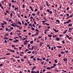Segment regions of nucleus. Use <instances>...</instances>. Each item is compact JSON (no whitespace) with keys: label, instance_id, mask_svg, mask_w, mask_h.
Instances as JSON below:
<instances>
[{"label":"nucleus","instance_id":"obj_51","mask_svg":"<svg viewBox=\"0 0 73 73\" xmlns=\"http://www.w3.org/2000/svg\"><path fill=\"white\" fill-rule=\"evenodd\" d=\"M40 73V72L39 71L37 70L36 72V73Z\"/></svg>","mask_w":73,"mask_h":73},{"label":"nucleus","instance_id":"obj_32","mask_svg":"<svg viewBox=\"0 0 73 73\" xmlns=\"http://www.w3.org/2000/svg\"><path fill=\"white\" fill-rule=\"evenodd\" d=\"M49 31V29H47L46 30H45L44 31L45 32H47V31Z\"/></svg>","mask_w":73,"mask_h":73},{"label":"nucleus","instance_id":"obj_41","mask_svg":"<svg viewBox=\"0 0 73 73\" xmlns=\"http://www.w3.org/2000/svg\"><path fill=\"white\" fill-rule=\"evenodd\" d=\"M3 29H3V28H0V31H2V30H3Z\"/></svg>","mask_w":73,"mask_h":73},{"label":"nucleus","instance_id":"obj_58","mask_svg":"<svg viewBox=\"0 0 73 73\" xmlns=\"http://www.w3.org/2000/svg\"><path fill=\"white\" fill-rule=\"evenodd\" d=\"M36 11H37V9H35V12H36Z\"/></svg>","mask_w":73,"mask_h":73},{"label":"nucleus","instance_id":"obj_3","mask_svg":"<svg viewBox=\"0 0 73 73\" xmlns=\"http://www.w3.org/2000/svg\"><path fill=\"white\" fill-rule=\"evenodd\" d=\"M63 60L64 61H65V62H66V61H68V59H67V58H64L63 59Z\"/></svg>","mask_w":73,"mask_h":73},{"label":"nucleus","instance_id":"obj_6","mask_svg":"<svg viewBox=\"0 0 73 73\" xmlns=\"http://www.w3.org/2000/svg\"><path fill=\"white\" fill-rule=\"evenodd\" d=\"M68 27H72V24H69L68 25Z\"/></svg>","mask_w":73,"mask_h":73},{"label":"nucleus","instance_id":"obj_64","mask_svg":"<svg viewBox=\"0 0 73 73\" xmlns=\"http://www.w3.org/2000/svg\"><path fill=\"white\" fill-rule=\"evenodd\" d=\"M11 46H12V47H15V45H12Z\"/></svg>","mask_w":73,"mask_h":73},{"label":"nucleus","instance_id":"obj_13","mask_svg":"<svg viewBox=\"0 0 73 73\" xmlns=\"http://www.w3.org/2000/svg\"><path fill=\"white\" fill-rule=\"evenodd\" d=\"M35 48V46H33L32 47L31 50H33L34 48Z\"/></svg>","mask_w":73,"mask_h":73},{"label":"nucleus","instance_id":"obj_50","mask_svg":"<svg viewBox=\"0 0 73 73\" xmlns=\"http://www.w3.org/2000/svg\"><path fill=\"white\" fill-rule=\"evenodd\" d=\"M65 52L66 53H68V50L66 51H65Z\"/></svg>","mask_w":73,"mask_h":73},{"label":"nucleus","instance_id":"obj_39","mask_svg":"<svg viewBox=\"0 0 73 73\" xmlns=\"http://www.w3.org/2000/svg\"><path fill=\"white\" fill-rule=\"evenodd\" d=\"M9 7H11V3H9Z\"/></svg>","mask_w":73,"mask_h":73},{"label":"nucleus","instance_id":"obj_36","mask_svg":"<svg viewBox=\"0 0 73 73\" xmlns=\"http://www.w3.org/2000/svg\"><path fill=\"white\" fill-rule=\"evenodd\" d=\"M21 62H24V59H22L21 60Z\"/></svg>","mask_w":73,"mask_h":73},{"label":"nucleus","instance_id":"obj_19","mask_svg":"<svg viewBox=\"0 0 73 73\" xmlns=\"http://www.w3.org/2000/svg\"><path fill=\"white\" fill-rule=\"evenodd\" d=\"M57 48H62V46H57Z\"/></svg>","mask_w":73,"mask_h":73},{"label":"nucleus","instance_id":"obj_59","mask_svg":"<svg viewBox=\"0 0 73 73\" xmlns=\"http://www.w3.org/2000/svg\"><path fill=\"white\" fill-rule=\"evenodd\" d=\"M32 31H34V30H35V29H34L32 27Z\"/></svg>","mask_w":73,"mask_h":73},{"label":"nucleus","instance_id":"obj_56","mask_svg":"<svg viewBox=\"0 0 73 73\" xmlns=\"http://www.w3.org/2000/svg\"><path fill=\"white\" fill-rule=\"evenodd\" d=\"M37 60H38V61H40V59L38 58H37Z\"/></svg>","mask_w":73,"mask_h":73},{"label":"nucleus","instance_id":"obj_17","mask_svg":"<svg viewBox=\"0 0 73 73\" xmlns=\"http://www.w3.org/2000/svg\"><path fill=\"white\" fill-rule=\"evenodd\" d=\"M18 23L19 24V25H21V23L20 21H19L18 22Z\"/></svg>","mask_w":73,"mask_h":73},{"label":"nucleus","instance_id":"obj_10","mask_svg":"<svg viewBox=\"0 0 73 73\" xmlns=\"http://www.w3.org/2000/svg\"><path fill=\"white\" fill-rule=\"evenodd\" d=\"M46 69L47 70H50L51 68L50 67H47Z\"/></svg>","mask_w":73,"mask_h":73},{"label":"nucleus","instance_id":"obj_55","mask_svg":"<svg viewBox=\"0 0 73 73\" xmlns=\"http://www.w3.org/2000/svg\"><path fill=\"white\" fill-rule=\"evenodd\" d=\"M32 15L33 16H35V15H36V14H35L34 13H32Z\"/></svg>","mask_w":73,"mask_h":73},{"label":"nucleus","instance_id":"obj_53","mask_svg":"<svg viewBox=\"0 0 73 73\" xmlns=\"http://www.w3.org/2000/svg\"><path fill=\"white\" fill-rule=\"evenodd\" d=\"M62 42L63 44H65V41H64V40L62 41Z\"/></svg>","mask_w":73,"mask_h":73},{"label":"nucleus","instance_id":"obj_26","mask_svg":"<svg viewBox=\"0 0 73 73\" xmlns=\"http://www.w3.org/2000/svg\"><path fill=\"white\" fill-rule=\"evenodd\" d=\"M33 43V41H31L30 42V43L31 44H32V43Z\"/></svg>","mask_w":73,"mask_h":73},{"label":"nucleus","instance_id":"obj_15","mask_svg":"<svg viewBox=\"0 0 73 73\" xmlns=\"http://www.w3.org/2000/svg\"><path fill=\"white\" fill-rule=\"evenodd\" d=\"M3 22L4 23V24H7V23L5 21H3Z\"/></svg>","mask_w":73,"mask_h":73},{"label":"nucleus","instance_id":"obj_48","mask_svg":"<svg viewBox=\"0 0 73 73\" xmlns=\"http://www.w3.org/2000/svg\"><path fill=\"white\" fill-rule=\"evenodd\" d=\"M11 21H12V20L11 19H9L8 21H9V22H11Z\"/></svg>","mask_w":73,"mask_h":73},{"label":"nucleus","instance_id":"obj_12","mask_svg":"<svg viewBox=\"0 0 73 73\" xmlns=\"http://www.w3.org/2000/svg\"><path fill=\"white\" fill-rule=\"evenodd\" d=\"M19 9V7H17V8L15 7L14 9V10L15 11H16V10H17V9Z\"/></svg>","mask_w":73,"mask_h":73},{"label":"nucleus","instance_id":"obj_18","mask_svg":"<svg viewBox=\"0 0 73 73\" xmlns=\"http://www.w3.org/2000/svg\"><path fill=\"white\" fill-rule=\"evenodd\" d=\"M54 61L55 63H57V60L55 59Z\"/></svg>","mask_w":73,"mask_h":73},{"label":"nucleus","instance_id":"obj_22","mask_svg":"<svg viewBox=\"0 0 73 73\" xmlns=\"http://www.w3.org/2000/svg\"><path fill=\"white\" fill-rule=\"evenodd\" d=\"M28 44V43H27V42H24V45H26V44Z\"/></svg>","mask_w":73,"mask_h":73},{"label":"nucleus","instance_id":"obj_60","mask_svg":"<svg viewBox=\"0 0 73 73\" xmlns=\"http://www.w3.org/2000/svg\"><path fill=\"white\" fill-rule=\"evenodd\" d=\"M24 71L25 72H27V70H24Z\"/></svg>","mask_w":73,"mask_h":73},{"label":"nucleus","instance_id":"obj_28","mask_svg":"<svg viewBox=\"0 0 73 73\" xmlns=\"http://www.w3.org/2000/svg\"><path fill=\"white\" fill-rule=\"evenodd\" d=\"M61 54H58V56L59 57H61Z\"/></svg>","mask_w":73,"mask_h":73},{"label":"nucleus","instance_id":"obj_7","mask_svg":"<svg viewBox=\"0 0 73 73\" xmlns=\"http://www.w3.org/2000/svg\"><path fill=\"white\" fill-rule=\"evenodd\" d=\"M4 40H8V38L7 37H5L3 38Z\"/></svg>","mask_w":73,"mask_h":73},{"label":"nucleus","instance_id":"obj_54","mask_svg":"<svg viewBox=\"0 0 73 73\" xmlns=\"http://www.w3.org/2000/svg\"><path fill=\"white\" fill-rule=\"evenodd\" d=\"M25 25L27 26V25H28V24L27 23H25Z\"/></svg>","mask_w":73,"mask_h":73},{"label":"nucleus","instance_id":"obj_52","mask_svg":"<svg viewBox=\"0 0 73 73\" xmlns=\"http://www.w3.org/2000/svg\"><path fill=\"white\" fill-rule=\"evenodd\" d=\"M43 23H45L46 22V21H41Z\"/></svg>","mask_w":73,"mask_h":73},{"label":"nucleus","instance_id":"obj_16","mask_svg":"<svg viewBox=\"0 0 73 73\" xmlns=\"http://www.w3.org/2000/svg\"><path fill=\"white\" fill-rule=\"evenodd\" d=\"M67 32V30H66L63 33V34H65Z\"/></svg>","mask_w":73,"mask_h":73},{"label":"nucleus","instance_id":"obj_14","mask_svg":"<svg viewBox=\"0 0 73 73\" xmlns=\"http://www.w3.org/2000/svg\"><path fill=\"white\" fill-rule=\"evenodd\" d=\"M48 37H51L52 36V35H48Z\"/></svg>","mask_w":73,"mask_h":73},{"label":"nucleus","instance_id":"obj_5","mask_svg":"<svg viewBox=\"0 0 73 73\" xmlns=\"http://www.w3.org/2000/svg\"><path fill=\"white\" fill-rule=\"evenodd\" d=\"M36 68L35 67V66H34L32 68V71H33V70H34V69H36Z\"/></svg>","mask_w":73,"mask_h":73},{"label":"nucleus","instance_id":"obj_25","mask_svg":"<svg viewBox=\"0 0 73 73\" xmlns=\"http://www.w3.org/2000/svg\"><path fill=\"white\" fill-rule=\"evenodd\" d=\"M53 37H54V38H55V37H57V35H56L55 36L53 35L52 36Z\"/></svg>","mask_w":73,"mask_h":73},{"label":"nucleus","instance_id":"obj_57","mask_svg":"<svg viewBox=\"0 0 73 73\" xmlns=\"http://www.w3.org/2000/svg\"><path fill=\"white\" fill-rule=\"evenodd\" d=\"M31 51H29L28 52H27V53H31Z\"/></svg>","mask_w":73,"mask_h":73},{"label":"nucleus","instance_id":"obj_47","mask_svg":"<svg viewBox=\"0 0 73 73\" xmlns=\"http://www.w3.org/2000/svg\"><path fill=\"white\" fill-rule=\"evenodd\" d=\"M46 62H48V61H49V59H47L46 60Z\"/></svg>","mask_w":73,"mask_h":73},{"label":"nucleus","instance_id":"obj_45","mask_svg":"<svg viewBox=\"0 0 73 73\" xmlns=\"http://www.w3.org/2000/svg\"><path fill=\"white\" fill-rule=\"evenodd\" d=\"M4 1H2L1 2V4H4Z\"/></svg>","mask_w":73,"mask_h":73},{"label":"nucleus","instance_id":"obj_40","mask_svg":"<svg viewBox=\"0 0 73 73\" xmlns=\"http://www.w3.org/2000/svg\"><path fill=\"white\" fill-rule=\"evenodd\" d=\"M12 15H13V14H12V13H11L10 14V15L11 17H12Z\"/></svg>","mask_w":73,"mask_h":73},{"label":"nucleus","instance_id":"obj_8","mask_svg":"<svg viewBox=\"0 0 73 73\" xmlns=\"http://www.w3.org/2000/svg\"><path fill=\"white\" fill-rule=\"evenodd\" d=\"M31 73H36V72L35 71H31Z\"/></svg>","mask_w":73,"mask_h":73},{"label":"nucleus","instance_id":"obj_11","mask_svg":"<svg viewBox=\"0 0 73 73\" xmlns=\"http://www.w3.org/2000/svg\"><path fill=\"white\" fill-rule=\"evenodd\" d=\"M33 27H35V25H34V24H33L31 26V28L33 27Z\"/></svg>","mask_w":73,"mask_h":73},{"label":"nucleus","instance_id":"obj_49","mask_svg":"<svg viewBox=\"0 0 73 73\" xmlns=\"http://www.w3.org/2000/svg\"><path fill=\"white\" fill-rule=\"evenodd\" d=\"M11 31H12V30H11V29H9V30H8V32H11Z\"/></svg>","mask_w":73,"mask_h":73},{"label":"nucleus","instance_id":"obj_43","mask_svg":"<svg viewBox=\"0 0 73 73\" xmlns=\"http://www.w3.org/2000/svg\"><path fill=\"white\" fill-rule=\"evenodd\" d=\"M45 40H47V37L46 36L45 37Z\"/></svg>","mask_w":73,"mask_h":73},{"label":"nucleus","instance_id":"obj_34","mask_svg":"<svg viewBox=\"0 0 73 73\" xmlns=\"http://www.w3.org/2000/svg\"><path fill=\"white\" fill-rule=\"evenodd\" d=\"M44 62V61H43L42 62H41V65H43Z\"/></svg>","mask_w":73,"mask_h":73},{"label":"nucleus","instance_id":"obj_21","mask_svg":"<svg viewBox=\"0 0 73 73\" xmlns=\"http://www.w3.org/2000/svg\"><path fill=\"white\" fill-rule=\"evenodd\" d=\"M11 26H12L13 27H16V25H14V24H11Z\"/></svg>","mask_w":73,"mask_h":73},{"label":"nucleus","instance_id":"obj_4","mask_svg":"<svg viewBox=\"0 0 73 73\" xmlns=\"http://www.w3.org/2000/svg\"><path fill=\"white\" fill-rule=\"evenodd\" d=\"M55 40H57V41H59L60 39L58 37H56L55 38Z\"/></svg>","mask_w":73,"mask_h":73},{"label":"nucleus","instance_id":"obj_44","mask_svg":"<svg viewBox=\"0 0 73 73\" xmlns=\"http://www.w3.org/2000/svg\"><path fill=\"white\" fill-rule=\"evenodd\" d=\"M35 31H36V32H39V31H38V30L37 29H36L35 30Z\"/></svg>","mask_w":73,"mask_h":73},{"label":"nucleus","instance_id":"obj_37","mask_svg":"<svg viewBox=\"0 0 73 73\" xmlns=\"http://www.w3.org/2000/svg\"><path fill=\"white\" fill-rule=\"evenodd\" d=\"M39 13H40V12L39 11H38L36 13V14H37L38 15H39Z\"/></svg>","mask_w":73,"mask_h":73},{"label":"nucleus","instance_id":"obj_2","mask_svg":"<svg viewBox=\"0 0 73 73\" xmlns=\"http://www.w3.org/2000/svg\"><path fill=\"white\" fill-rule=\"evenodd\" d=\"M53 30L55 32H56V33H57L58 32V30H56V29H55L54 28H53Z\"/></svg>","mask_w":73,"mask_h":73},{"label":"nucleus","instance_id":"obj_29","mask_svg":"<svg viewBox=\"0 0 73 73\" xmlns=\"http://www.w3.org/2000/svg\"><path fill=\"white\" fill-rule=\"evenodd\" d=\"M15 27H17L18 28H19L20 27V26H17V25H16Z\"/></svg>","mask_w":73,"mask_h":73},{"label":"nucleus","instance_id":"obj_33","mask_svg":"<svg viewBox=\"0 0 73 73\" xmlns=\"http://www.w3.org/2000/svg\"><path fill=\"white\" fill-rule=\"evenodd\" d=\"M6 20L7 21H8V20H9V18H6Z\"/></svg>","mask_w":73,"mask_h":73},{"label":"nucleus","instance_id":"obj_62","mask_svg":"<svg viewBox=\"0 0 73 73\" xmlns=\"http://www.w3.org/2000/svg\"><path fill=\"white\" fill-rule=\"evenodd\" d=\"M20 53H21V54H23V53H24V52H20Z\"/></svg>","mask_w":73,"mask_h":73},{"label":"nucleus","instance_id":"obj_20","mask_svg":"<svg viewBox=\"0 0 73 73\" xmlns=\"http://www.w3.org/2000/svg\"><path fill=\"white\" fill-rule=\"evenodd\" d=\"M40 46H42L43 45V43L42 42H41L40 43Z\"/></svg>","mask_w":73,"mask_h":73},{"label":"nucleus","instance_id":"obj_38","mask_svg":"<svg viewBox=\"0 0 73 73\" xmlns=\"http://www.w3.org/2000/svg\"><path fill=\"white\" fill-rule=\"evenodd\" d=\"M54 68V66H51L50 67L51 69H52V68Z\"/></svg>","mask_w":73,"mask_h":73},{"label":"nucleus","instance_id":"obj_24","mask_svg":"<svg viewBox=\"0 0 73 73\" xmlns=\"http://www.w3.org/2000/svg\"><path fill=\"white\" fill-rule=\"evenodd\" d=\"M5 29H6V31H9V30L7 27L5 28Z\"/></svg>","mask_w":73,"mask_h":73},{"label":"nucleus","instance_id":"obj_63","mask_svg":"<svg viewBox=\"0 0 73 73\" xmlns=\"http://www.w3.org/2000/svg\"><path fill=\"white\" fill-rule=\"evenodd\" d=\"M10 53H7L6 54V55H9Z\"/></svg>","mask_w":73,"mask_h":73},{"label":"nucleus","instance_id":"obj_42","mask_svg":"<svg viewBox=\"0 0 73 73\" xmlns=\"http://www.w3.org/2000/svg\"><path fill=\"white\" fill-rule=\"evenodd\" d=\"M68 40H70V39H72V37H70L68 38Z\"/></svg>","mask_w":73,"mask_h":73},{"label":"nucleus","instance_id":"obj_9","mask_svg":"<svg viewBox=\"0 0 73 73\" xmlns=\"http://www.w3.org/2000/svg\"><path fill=\"white\" fill-rule=\"evenodd\" d=\"M56 22H58V24H60V21L58 20H56Z\"/></svg>","mask_w":73,"mask_h":73},{"label":"nucleus","instance_id":"obj_35","mask_svg":"<svg viewBox=\"0 0 73 73\" xmlns=\"http://www.w3.org/2000/svg\"><path fill=\"white\" fill-rule=\"evenodd\" d=\"M62 72H64L65 73H66V71H65L64 70H62Z\"/></svg>","mask_w":73,"mask_h":73},{"label":"nucleus","instance_id":"obj_31","mask_svg":"<svg viewBox=\"0 0 73 73\" xmlns=\"http://www.w3.org/2000/svg\"><path fill=\"white\" fill-rule=\"evenodd\" d=\"M66 36L67 38H69V36L68 35H66Z\"/></svg>","mask_w":73,"mask_h":73},{"label":"nucleus","instance_id":"obj_46","mask_svg":"<svg viewBox=\"0 0 73 73\" xmlns=\"http://www.w3.org/2000/svg\"><path fill=\"white\" fill-rule=\"evenodd\" d=\"M10 29H13V27H11L10 28Z\"/></svg>","mask_w":73,"mask_h":73},{"label":"nucleus","instance_id":"obj_1","mask_svg":"<svg viewBox=\"0 0 73 73\" xmlns=\"http://www.w3.org/2000/svg\"><path fill=\"white\" fill-rule=\"evenodd\" d=\"M47 12H48V13H49L50 14H52V12L49 10L48 9L47 10Z\"/></svg>","mask_w":73,"mask_h":73},{"label":"nucleus","instance_id":"obj_27","mask_svg":"<svg viewBox=\"0 0 73 73\" xmlns=\"http://www.w3.org/2000/svg\"><path fill=\"white\" fill-rule=\"evenodd\" d=\"M9 35V34L6 33L5 34V36H8Z\"/></svg>","mask_w":73,"mask_h":73},{"label":"nucleus","instance_id":"obj_23","mask_svg":"<svg viewBox=\"0 0 73 73\" xmlns=\"http://www.w3.org/2000/svg\"><path fill=\"white\" fill-rule=\"evenodd\" d=\"M73 29V28L72 27L71 28H69V30L71 31H72V29Z\"/></svg>","mask_w":73,"mask_h":73},{"label":"nucleus","instance_id":"obj_30","mask_svg":"<svg viewBox=\"0 0 73 73\" xmlns=\"http://www.w3.org/2000/svg\"><path fill=\"white\" fill-rule=\"evenodd\" d=\"M30 46H31V44H29L28 45V48H30Z\"/></svg>","mask_w":73,"mask_h":73},{"label":"nucleus","instance_id":"obj_61","mask_svg":"<svg viewBox=\"0 0 73 73\" xmlns=\"http://www.w3.org/2000/svg\"><path fill=\"white\" fill-rule=\"evenodd\" d=\"M3 64H0V66H3Z\"/></svg>","mask_w":73,"mask_h":73}]
</instances>
